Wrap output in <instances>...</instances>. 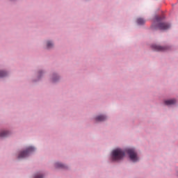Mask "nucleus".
Instances as JSON below:
<instances>
[{"mask_svg":"<svg viewBox=\"0 0 178 178\" xmlns=\"http://www.w3.org/2000/svg\"><path fill=\"white\" fill-rule=\"evenodd\" d=\"M171 25L170 23L166 22H162L161 17H155V24L152 25L153 30L159 29L161 31H166L170 28Z\"/></svg>","mask_w":178,"mask_h":178,"instance_id":"nucleus-1","label":"nucleus"},{"mask_svg":"<svg viewBox=\"0 0 178 178\" xmlns=\"http://www.w3.org/2000/svg\"><path fill=\"white\" fill-rule=\"evenodd\" d=\"M125 156V152L121 149H117L111 152V160L118 161L122 159Z\"/></svg>","mask_w":178,"mask_h":178,"instance_id":"nucleus-2","label":"nucleus"},{"mask_svg":"<svg viewBox=\"0 0 178 178\" xmlns=\"http://www.w3.org/2000/svg\"><path fill=\"white\" fill-rule=\"evenodd\" d=\"M127 153L129 155V159L134 162H136L138 161V157L137 156V153L134 149H127Z\"/></svg>","mask_w":178,"mask_h":178,"instance_id":"nucleus-3","label":"nucleus"},{"mask_svg":"<svg viewBox=\"0 0 178 178\" xmlns=\"http://www.w3.org/2000/svg\"><path fill=\"white\" fill-rule=\"evenodd\" d=\"M33 151H35V148L33 147H30L27 148V149L26 151L22 152L19 154L18 159H21L26 158V157H27L29 156L30 152H32Z\"/></svg>","mask_w":178,"mask_h":178,"instance_id":"nucleus-4","label":"nucleus"},{"mask_svg":"<svg viewBox=\"0 0 178 178\" xmlns=\"http://www.w3.org/2000/svg\"><path fill=\"white\" fill-rule=\"evenodd\" d=\"M152 49L156 51H164L167 50V47H162V46H158L157 44H152Z\"/></svg>","mask_w":178,"mask_h":178,"instance_id":"nucleus-5","label":"nucleus"},{"mask_svg":"<svg viewBox=\"0 0 178 178\" xmlns=\"http://www.w3.org/2000/svg\"><path fill=\"white\" fill-rule=\"evenodd\" d=\"M164 104L166 106H170V105H172V104H176V100L175 99L165 100L164 102Z\"/></svg>","mask_w":178,"mask_h":178,"instance_id":"nucleus-6","label":"nucleus"},{"mask_svg":"<svg viewBox=\"0 0 178 178\" xmlns=\"http://www.w3.org/2000/svg\"><path fill=\"white\" fill-rule=\"evenodd\" d=\"M106 120V116H104V115H99V116L96 117V121H97V122H103Z\"/></svg>","mask_w":178,"mask_h":178,"instance_id":"nucleus-7","label":"nucleus"},{"mask_svg":"<svg viewBox=\"0 0 178 178\" xmlns=\"http://www.w3.org/2000/svg\"><path fill=\"white\" fill-rule=\"evenodd\" d=\"M9 134H10V133L8 131H3L0 132V138L7 137Z\"/></svg>","mask_w":178,"mask_h":178,"instance_id":"nucleus-8","label":"nucleus"},{"mask_svg":"<svg viewBox=\"0 0 178 178\" xmlns=\"http://www.w3.org/2000/svg\"><path fill=\"white\" fill-rule=\"evenodd\" d=\"M136 22L139 25H143L145 23V19H144L143 18H138V19L136 20Z\"/></svg>","mask_w":178,"mask_h":178,"instance_id":"nucleus-9","label":"nucleus"},{"mask_svg":"<svg viewBox=\"0 0 178 178\" xmlns=\"http://www.w3.org/2000/svg\"><path fill=\"white\" fill-rule=\"evenodd\" d=\"M7 75V72H5V71H0V78L4 77Z\"/></svg>","mask_w":178,"mask_h":178,"instance_id":"nucleus-10","label":"nucleus"},{"mask_svg":"<svg viewBox=\"0 0 178 178\" xmlns=\"http://www.w3.org/2000/svg\"><path fill=\"white\" fill-rule=\"evenodd\" d=\"M56 168H65L64 165H63L62 163H56Z\"/></svg>","mask_w":178,"mask_h":178,"instance_id":"nucleus-11","label":"nucleus"},{"mask_svg":"<svg viewBox=\"0 0 178 178\" xmlns=\"http://www.w3.org/2000/svg\"><path fill=\"white\" fill-rule=\"evenodd\" d=\"M54 46L53 43L51 42H47V48L50 49Z\"/></svg>","mask_w":178,"mask_h":178,"instance_id":"nucleus-12","label":"nucleus"},{"mask_svg":"<svg viewBox=\"0 0 178 178\" xmlns=\"http://www.w3.org/2000/svg\"><path fill=\"white\" fill-rule=\"evenodd\" d=\"M35 178H44L43 175H36L35 176Z\"/></svg>","mask_w":178,"mask_h":178,"instance_id":"nucleus-13","label":"nucleus"},{"mask_svg":"<svg viewBox=\"0 0 178 178\" xmlns=\"http://www.w3.org/2000/svg\"><path fill=\"white\" fill-rule=\"evenodd\" d=\"M53 81L55 82L56 81L54 79H53Z\"/></svg>","mask_w":178,"mask_h":178,"instance_id":"nucleus-14","label":"nucleus"}]
</instances>
